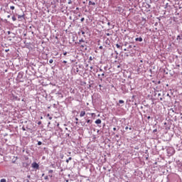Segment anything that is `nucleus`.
<instances>
[{
	"mask_svg": "<svg viewBox=\"0 0 182 182\" xmlns=\"http://www.w3.org/2000/svg\"><path fill=\"white\" fill-rule=\"evenodd\" d=\"M63 55H64V56H66V55H68V53L65 52V53H63Z\"/></svg>",
	"mask_w": 182,
	"mask_h": 182,
	"instance_id": "29",
	"label": "nucleus"
},
{
	"mask_svg": "<svg viewBox=\"0 0 182 182\" xmlns=\"http://www.w3.org/2000/svg\"><path fill=\"white\" fill-rule=\"evenodd\" d=\"M127 129H129V127H125V130H127Z\"/></svg>",
	"mask_w": 182,
	"mask_h": 182,
	"instance_id": "41",
	"label": "nucleus"
},
{
	"mask_svg": "<svg viewBox=\"0 0 182 182\" xmlns=\"http://www.w3.org/2000/svg\"><path fill=\"white\" fill-rule=\"evenodd\" d=\"M129 130H132V128H129Z\"/></svg>",
	"mask_w": 182,
	"mask_h": 182,
	"instance_id": "63",
	"label": "nucleus"
},
{
	"mask_svg": "<svg viewBox=\"0 0 182 182\" xmlns=\"http://www.w3.org/2000/svg\"><path fill=\"white\" fill-rule=\"evenodd\" d=\"M133 48H136V46H133V45H129L128 46V49H132Z\"/></svg>",
	"mask_w": 182,
	"mask_h": 182,
	"instance_id": "9",
	"label": "nucleus"
},
{
	"mask_svg": "<svg viewBox=\"0 0 182 182\" xmlns=\"http://www.w3.org/2000/svg\"><path fill=\"white\" fill-rule=\"evenodd\" d=\"M49 63H53V59H50V60H49Z\"/></svg>",
	"mask_w": 182,
	"mask_h": 182,
	"instance_id": "22",
	"label": "nucleus"
},
{
	"mask_svg": "<svg viewBox=\"0 0 182 182\" xmlns=\"http://www.w3.org/2000/svg\"><path fill=\"white\" fill-rule=\"evenodd\" d=\"M49 116H50V114H47V117H49Z\"/></svg>",
	"mask_w": 182,
	"mask_h": 182,
	"instance_id": "47",
	"label": "nucleus"
},
{
	"mask_svg": "<svg viewBox=\"0 0 182 182\" xmlns=\"http://www.w3.org/2000/svg\"><path fill=\"white\" fill-rule=\"evenodd\" d=\"M107 25H108L109 26H110V22H108V23H107Z\"/></svg>",
	"mask_w": 182,
	"mask_h": 182,
	"instance_id": "40",
	"label": "nucleus"
},
{
	"mask_svg": "<svg viewBox=\"0 0 182 182\" xmlns=\"http://www.w3.org/2000/svg\"><path fill=\"white\" fill-rule=\"evenodd\" d=\"M101 75H102V76H105V73H102Z\"/></svg>",
	"mask_w": 182,
	"mask_h": 182,
	"instance_id": "48",
	"label": "nucleus"
},
{
	"mask_svg": "<svg viewBox=\"0 0 182 182\" xmlns=\"http://www.w3.org/2000/svg\"><path fill=\"white\" fill-rule=\"evenodd\" d=\"M99 49H103V46H100L99 47Z\"/></svg>",
	"mask_w": 182,
	"mask_h": 182,
	"instance_id": "32",
	"label": "nucleus"
},
{
	"mask_svg": "<svg viewBox=\"0 0 182 182\" xmlns=\"http://www.w3.org/2000/svg\"><path fill=\"white\" fill-rule=\"evenodd\" d=\"M9 41H12V39L11 38H9Z\"/></svg>",
	"mask_w": 182,
	"mask_h": 182,
	"instance_id": "52",
	"label": "nucleus"
},
{
	"mask_svg": "<svg viewBox=\"0 0 182 182\" xmlns=\"http://www.w3.org/2000/svg\"><path fill=\"white\" fill-rule=\"evenodd\" d=\"M57 127H59V123L57 124Z\"/></svg>",
	"mask_w": 182,
	"mask_h": 182,
	"instance_id": "45",
	"label": "nucleus"
},
{
	"mask_svg": "<svg viewBox=\"0 0 182 182\" xmlns=\"http://www.w3.org/2000/svg\"><path fill=\"white\" fill-rule=\"evenodd\" d=\"M22 130L23 131V132H25L26 130V129H25V127H22Z\"/></svg>",
	"mask_w": 182,
	"mask_h": 182,
	"instance_id": "28",
	"label": "nucleus"
},
{
	"mask_svg": "<svg viewBox=\"0 0 182 182\" xmlns=\"http://www.w3.org/2000/svg\"><path fill=\"white\" fill-rule=\"evenodd\" d=\"M89 5H96L95 2H92L91 1H89Z\"/></svg>",
	"mask_w": 182,
	"mask_h": 182,
	"instance_id": "11",
	"label": "nucleus"
},
{
	"mask_svg": "<svg viewBox=\"0 0 182 182\" xmlns=\"http://www.w3.org/2000/svg\"><path fill=\"white\" fill-rule=\"evenodd\" d=\"M160 100H163V98H160Z\"/></svg>",
	"mask_w": 182,
	"mask_h": 182,
	"instance_id": "60",
	"label": "nucleus"
},
{
	"mask_svg": "<svg viewBox=\"0 0 182 182\" xmlns=\"http://www.w3.org/2000/svg\"><path fill=\"white\" fill-rule=\"evenodd\" d=\"M90 69H91V70L93 69V67H90Z\"/></svg>",
	"mask_w": 182,
	"mask_h": 182,
	"instance_id": "54",
	"label": "nucleus"
},
{
	"mask_svg": "<svg viewBox=\"0 0 182 182\" xmlns=\"http://www.w3.org/2000/svg\"><path fill=\"white\" fill-rule=\"evenodd\" d=\"M116 137H119V135H116Z\"/></svg>",
	"mask_w": 182,
	"mask_h": 182,
	"instance_id": "59",
	"label": "nucleus"
},
{
	"mask_svg": "<svg viewBox=\"0 0 182 182\" xmlns=\"http://www.w3.org/2000/svg\"><path fill=\"white\" fill-rule=\"evenodd\" d=\"M127 45H129V43H127V42H124V46H127Z\"/></svg>",
	"mask_w": 182,
	"mask_h": 182,
	"instance_id": "18",
	"label": "nucleus"
},
{
	"mask_svg": "<svg viewBox=\"0 0 182 182\" xmlns=\"http://www.w3.org/2000/svg\"><path fill=\"white\" fill-rule=\"evenodd\" d=\"M77 72H79V69L78 68H77Z\"/></svg>",
	"mask_w": 182,
	"mask_h": 182,
	"instance_id": "53",
	"label": "nucleus"
},
{
	"mask_svg": "<svg viewBox=\"0 0 182 182\" xmlns=\"http://www.w3.org/2000/svg\"><path fill=\"white\" fill-rule=\"evenodd\" d=\"M82 35H85V32H84V31H82Z\"/></svg>",
	"mask_w": 182,
	"mask_h": 182,
	"instance_id": "46",
	"label": "nucleus"
},
{
	"mask_svg": "<svg viewBox=\"0 0 182 182\" xmlns=\"http://www.w3.org/2000/svg\"><path fill=\"white\" fill-rule=\"evenodd\" d=\"M99 86H100V87H102V85H100Z\"/></svg>",
	"mask_w": 182,
	"mask_h": 182,
	"instance_id": "55",
	"label": "nucleus"
},
{
	"mask_svg": "<svg viewBox=\"0 0 182 182\" xmlns=\"http://www.w3.org/2000/svg\"><path fill=\"white\" fill-rule=\"evenodd\" d=\"M148 120H150V119H151V117L150 116L147 117Z\"/></svg>",
	"mask_w": 182,
	"mask_h": 182,
	"instance_id": "34",
	"label": "nucleus"
},
{
	"mask_svg": "<svg viewBox=\"0 0 182 182\" xmlns=\"http://www.w3.org/2000/svg\"><path fill=\"white\" fill-rule=\"evenodd\" d=\"M66 182H69V180H67Z\"/></svg>",
	"mask_w": 182,
	"mask_h": 182,
	"instance_id": "61",
	"label": "nucleus"
},
{
	"mask_svg": "<svg viewBox=\"0 0 182 182\" xmlns=\"http://www.w3.org/2000/svg\"><path fill=\"white\" fill-rule=\"evenodd\" d=\"M7 18H11V16L10 15L7 16Z\"/></svg>",
	"mask_w": 182,
	"mask_h": 182,
	"instance_id": "44",
	"label": "nucleus"
},
{
	"mask_svg": "<svg viewBox=\"0 0 182 182\" xmlns=\"http://www.w3.org/2000/svg\"><path fill=\"white\" fill-rule=\"evenodd\" d=\"M41 119H43V117H41Z\"/></svg>",
	"mask_w": 182,
	"mask_h": 182,
	"instance_id": "64",
	"label": "nucleus"
},
{
	"mask_svg": "<svg viewBox=\"0 0 182 182\" xmlns=\"http://www.w3.org/2000/svg\"><path fill=\"white\" fill-rule=\"evenodd\" d=\"M63 63H68V61L63 60Z\"/></svg>",
	"mask_w": 182,
	"mask_h": 182,
	"instance_id": "33",
	"label": "nucleus"
},
{
	"mask_svg": "<svg viewBox=\"0 0 182 182\" xmlns=\"http://www.w3.org/2000/svg\"><path fill=\"white\" fill-rule=\"evenodd\" d=\"M82 46V48H85V46Z\"/></svg>",
	"mask_w": 182,
	"mask_h": 182,
	"instance_id": "58",
	"label": "nucleus"
},
{
	"mask_svg": "<svg viewBox=\"0 0 182 182\" xmlns=\"http://www.w3.org/2000/svg\"><path fill=\"white\" fill-rule=\"evenodd\" d=\"M106 35H107V36H110V35H112V33H107Z\"/></svg>",
	"mask_w": 182,
	"mask_h": 182,
	"instance_id": "26",
	"label": "nucleus"
},
{
	"mask_svg": "<svg viewBox=\"0 0 182 182\" xmlns=\"http://www.w3.org/2000/svg\"><path fill=\"white\" fill-rule=\"evenodd\" d=\"M15 36H16L15 35V33H11V36H9V38H15Z\"/></svg>",
	"mask_w": 182,
	"mask_h": 182,
	"instance_id": "12",
	"label": "nucleus"
},
{
	"mask_svg": "<svg viewBox=\"0 0 182 182\" xmlns=\"http://www.w3.org/2000/svg\"><path fill=\"white\" fill-rule=\"evenodd\" d=\"M100 80H101V82H102V80H103V79H102V78H100Z\"/></svg>",
	"mask_w": 182,
	"mask_h": 182,
	"instance_id": "56",
	"label": "nucleus"
},
{
	"mask_svg": "<svg viewBox=\"0 0 182 182\" xmlns=\"http://www.w3.org/2000/svg\"><path fill=\"white\" fill-rule=\"evenodd\" d=\"M117 68L119 69V68H120V65H117Z\"/></svg>",
	"mask_w": 182,
	"mask_h": 182,
	"instance_id": "42",
	"label": "nucleus"
},
{
	"mask_svg": "<svg viewBox=\"0 0 182 182\" xmlns=\"http://www.w3.org/2000/svg\"><path fill=\"white\" fill-rule=\"evenodd\" d=\"M113 130H114V132H116V130H117L116 127H114Z\"/></svg>",
	"mask_w": 182,
	"mask_h": 182,
	"instance_id": "35",
	"label": "nucleus"
},
{
	"mask_svg": "<svg viewBox=\"0 0 182 182\" xmlns=\"http://www.w3.org/2000/svg\"><path fill=\"white\" fill-rule=\"evenodd\" d=\"M166 151H167L168 154H169V156H173V154H174V153L176 152V151L173 149V147H168L166 149Z\"/></svg>",
	"mask_w": 182,
	"mask_h": 182,
	"instance_id": "1",
	"label": "nucleus"
},
{
	"mask_svg": "<svg viewBox=\"0 0 182 182\" xmlns=\"http://www.w3.org/2000/svg\"><path fill=\"white\" fill-rule=\"evenodd\" d=\"M75 120H76V122H78L79 119L78 118H75Z\"/></svg>",
	"mask_w": 182,
	"mask_h": 182,
	"instance_id": "38",
	"label": "nucleus"
},
{
	"mask_svg": "<svg viewBox=\"0 0 182 182\" xmlns=\"http://www.w3.org/2000/svg\"><path fill=\"white\" fill-rule=\"evenodd\" d=\"M45 176V173H43V174H42V176Z\"/></svg>",
	"mask_w": 182,
	"mask_h": 182,
	"instance_id": "57",
	"label": "nucleus"
},
{
	"mask_svg": "<svg viewBox=\"0 0 182 182\" xmlns=\"http://www.w3.org/2000/svg\"><path fill=\"white\" fill-rule=\"evenodd\" d=\"M81 42H85V40L80 39V40L79 41V43H81Z\"/></svg>",
	"mask_w": 182,
	"mask_h": 182,
	"instance_id": "23",
	"label": "nucleus"
},
{
	"mask_svg": "<svg viewBox=\"0 0 182 182\" xmlns=\"http://www.w3.org/2000/svg\"><path fill=\"white\" fill-rule=\"evenodd\" d=\"M5 52H9V49L5 50Z\"/></svg>",
	"mask_w": 182,
	"mask_h": 182,
	"instance_id": "37",
	"label": "nucleus"
},
{
	"mask_svg": "<svg viewBox=\"0 0 182 182\" xmlns=\"http://www.w3.org/2000/svg\"><path fill=\"white\" fill-rule=\"evenodd\" d=\"M25 14H23V15H18V18L21 19V18H24Z\"/></svg>",
	"mask_w": 182,
	"mask_h": 182,
	"instance_id": "8",
	"label": "nucleus"
},
{
	"mask_svg": "<svg viewBox=\"0 0 182 182\" xmlns=\"http://www.w3.org/2000/svg\"><path fill=\"white\" fill-rule=\"evenodd\" d=\"M12 20H13L14 21H16V17H15V16H12Z\"/></svg>",
	"mask_w": 182,
	"mask_h": 182,
	"instance_id": "15",
	"label": "nucleus"
},
{
	"mask_svg": "<svg viewBox=\"0 0 182 182\" xmlns=\"http://www.w3.org/2000/svg\"><path fill=\"white\" fill-rule=\"evenodd\" d=\"M158 96H161V94H160V93H159V94H158Z\"/></svg>",
	"mask_w": 182,
	"mask_h": 182,
	"instance_id": "49",
	"label": "nucleus"
},
{
	"mask_svg": "<svg viewBox=\"0 0 182 182\" xmlns=\"http://www.w3.org/2000/svg\"><path fill=\"white\" fill-rule=\"evenodd\" d=\"M87 123H92V120L87 119Z\"/></svg>",
	"mask_w": 182,
	"mask_h": 182,
	"instance_id": "21",
	"label": "nucleus"
},
{
	"mask_svg": "<svg viewBox=\"0 0 182 182\" xmlns=\"http://www.w3.org/2000/svg\"><path fill=\"white\" fill-rule=\"evenodd\" d=\"M10 9H11L12 11H14V9H15V6H10Z\"/></svg>",
	"mask_w": 182,
	"mask_h": 182,
	"instance_id": "16",
	"label": "nucleus"
},
{
	"mask_svg": "<svg viewBox=\"0 0 182 182\" xmlns=\"http://www.w3.org/2000/svg\"><path fill=\"white\" fill-rule=\"evenodd\" d=\"M116 46H117V48H118V49H120V45H119V44H116Z\"/></svg>",
	"mask_w": 182,
	"mask_h": 182,
	"instance_id": "19",
	"label": "nucleus"
},
{
	"mask_svg": "<svg viewBox=\"0 0 182 182\" xmlns=\"http://www.w3.org/2000/svg\"><path fill=\"white\" fill-rule=\"evenodd\" d=\"M28 178H31V176H28Z\"/></svg>",
	"mask_w": 182,
	"mask_h": 182,
	"instance_id": "51",
	"label": "nucleus"
},
{
	"mask_svg": "<svg viewBox=\"0 0 182 182\" xmlns=\"http://www.w3.org/2000/svg\"><path fill=\"white\" fill-rule=\"evenodd\" d=\"M85 21V18H81V22H83Z\"/></svg>",
	"mask_w": 182,
	"mask_h": 182,
	"instance_id": "30",
	"label": "nucleus"
},
{
	"mask_svg": "<svg viewBox=\"0 0 182 182\" xmlns=\"http://www.w3.org/2000/svg\"><path fill=\"white\" fill-rule=\"evenodd\" d=\"M38 125L42 124V122L39 121V122H38Z\"/></svg>",
	"mask_w": 182,
	"mask_h": 182,
	"instance_id": "27",
	"label": "nucleus"
},
{
	"mask_svg": "<svg viewBox=\"0 0 182 182\" xmlns=\"http://www.w3.org/2000/svg\"><path fill=\"white\" fill-rule=\"evenodd\" d=\"M49 120H52V117H49Z\"/></svg>",
	"mask_w": 182,
	"mask_h": 182,
	"instance_id": "39",
	"label": "nucleus"
},
{
	"mask_svg": "<svg viewBox=\"0 0 182 182\" xmlns=\"http://www.w3.org/2000/svg\"><path fill=\"white\" fill-rule=\"evenodd\" d=\"M27 182H29V180H27Z\"/></svg>",
	"mask_w": 182,
	"mask_h": 182,
	"instance_id": "62",
	"label": "nucleus"
},
{
	"mask_svg": "<svg viewBox=\"0 0 182 182\" xmlns=\"http://www.w3.org/2000/svg\"><path fill=\"white\" fill-rule=\"evenodd\" d=\"M124 50L126 52L127 50V48H124Z\"/></svg>",
	"mask_w": 182,
	"mask_h": 182,
	"instance_id": "43",
	"label": "nucleus"
},
{
	"mask_svg": "<svg viewBox=\"0 0 182 182\" xmlns=\"http://www.w3.org/2000/svg\"><path fill=\"white\" fill-rule=\"evenodd\" d=\"M135 41H136V42H143V38H141V37L136 38Z\"/></svg>",
	"mask_w": 182,
	"mask_h": 182,
	"instance_id": "5",
	"label": "nucleus"
},
{
	"mask_svg": "<svg viewBox=\"0 0 182 182\" xmlns=\"http://www.w3.org/2000/svg\"><path fill=\"white\" fill-rule=\"evenodd\" d=\"M8 35H11V31L7 32Z\"/></svg>",
	"mask_w": 182,
	"mask_h": 182,
	"instance_id": "36",
	"label": "nucleus"
},
{
	"mask_svg": "<svg viewBox=\"0 0 182 182\" xmlns=\"http://www.w3.org/2000/svg\"><path fill=\"white\" fill-rule=\"evenodd\" d=\"M18 79H23V72L21 71L18 73L17 75Z\"/></svg>",
	"mask_w": 182,
	"mask_h": 182,
	"instance_id": "3",
	"label": "nucleus"
},
{
	"mask_svg": "<svg viewBox=\"0 0 182 182\" xmlns=\"http://www.w3.org/2000/svg\"><path fill=\"white\" fill-rule=\"evenodd\" d=\"M70 160H72V157H69V158L66 160V163H69V161H70Z\"/></svg>",
	"mask_w": 182,
	"mask_h": 182,
	"instance_id": "13",
	"label": "nucleus"
},
{
	"mask_svg": "<svg viewBox=\"0 0 182 182\" xmlns=\"http://www.w3.org/2000/svg\"><path fill=\"white\" fill-rule=\"evenodd\" d=\"M72 4V0H68V4L70 5Z\"/></svg>",
	"mask_w": 182,
	"mask_h": 182,
	"instance_id": "24",
	"label": "nucleus"
},
{
	"mask_svg": "<svg viewBox=\"0 0 182 182\" xmlns=\"http://www.w3.org/2000/svg\"><path fill=\"white\" fill-rule=\"evenodd\" d=\"M0 182H6V179L5 178L1 179Z\"/></svg>",
	"mask_w": 182,
	"mask_h": 182,
	"instance_id": "14",
	"label": "nucleus"
},
{
	"mask_svg": "<svg viewBox=\"0 0 182 182\" xmlns=\"http://www.w3.org/2000/svg\"><path fill=\"white\" fill-rule=\"evenodd\" d=\"M41 144H42V141H39L38 142V146H41Z\"/></svg>",
	"mask_w": 182,
	"mask_h": 182,
	"instance_id": "20",
	"label": "nucleus"
},
{
	"mask_svg": "<svg viewBox=\"0 0 182 182\" xmlns=\"http://www.w3.org/2000/svg\"><path fill=\"white\" fill-rule=\"evenodd\" d=\"M48 173H49V174H52V173H53V170H49Z\"/></svg>",
	"mask_w": 182,
	"mask_h": 182,
	"instance_id": "17",
	"label": "nucleus"
},
{
	"mask_svg": "<svg viewBox=\"0 0 182 182\" xmlns=\"http://www.w3.org/2000/svg\"><path fill=\"white\" fill-rule=\"evenodd\" d=\"M85 114H86V112L81 111L80 116V117H83L85 116Z\"/></svg>",
	"mask_w": 182,
	"mask_h": 182,
	"instance_id": "6",
	"label": "nucleus"
},
{
	"mask_svg": "<svg viewBox=\"0 0 182 182\" xmlns=\"http://www.w3.org/2000/svg\"><path fill=\"white\" fill-rule=\"evenodd\" d=\"M102 123V120L100 119H98L95 121L96 124H100Z\"/></svg>",
	"mask_w": 182,
	"mask_h": 182,
	"instance_id": "7",
	"label": "nucleus"
},
{
	"mask_svg": "<svg viewBox=\"0 0 182 182\" xmlns=\"http://www.w3.org/2000/svg\"><path fill=\"white\" fill-rule=\"evenodd\" d=\"M31 166L33 167V168H36V170H39V164H38V163H36V162H33L31 164Z\"/></svg>",
	"mask_w": 182,
	"mask_h": 182,
	"instance_id": "2",
	"label": "nucleus"
},
{
	"mask_svg": "<svg viewBox=\"0 0 182 182\" xmlns=\"http://www.w3.org/2000/svg\"><path fill=\"white\" fill-rule=\"evenodd\" d=\"M153 133H157V129H154Z\"/></svg>",
	"mask_w": 182,
	"mask_h": 182,
	"instance_id": "25",
	"label": "nucleus"
},
{
	"mask_svg": "<svg viewBox=\"0 0 182 182\" xmlns=\"http://www.w3.org/2000/svg\"><path fill=\"white\" fill-rule=\"evenodd\" d=\"M100 72H102V71H103V70H102V69H100Z\"/></svg>",
	"mask_w": 182,
	"mask_h": 182,
	"instance_id": "50",
	"label": "nucleus"
},
{
	"mask_svg": "<svg viewBox=\"0 0 182 182\" xmlns=\"http://www.w3.org/2000/svg\"><path fill=\"white\" fill-rule=\"evenodd\" d=\"M45 180H48V178H49L48 177V176H45Z\"/></svg>",
	"mask_w": 182,
	"mask_h": 182,
	"instance_id": "31",
	"label": "nucleus"
},
{
	"mask_svg": "<svg viewBox=\"0 0 182 182\" xmlns=\"http://www.w3.org/2000/svg\"><path fill=\"white\" fill-rule=\"evenodd\" d=\"M119 103L120 105H123V104L124 103V101L123 100H119Z\"/></svg>",
	"mask_w": 182,
	"mask_h": 182,
	"instance_id": "10",
	"label": "nucleus"
},
{
	"mask_svg": "<svg viewBox=\"0 0 182 182\" xmlns=\"http://www.w3.org/2000/svg\"><path fill=\"white\" fill-rule=\"evenodd\" d=\"M176 40H178L179 43H182V36H178L176 38Z\"/></svg>",
	"mask_w": 182,
	"mask_h": 182,
	"instance_id": "4",
	"label": "nucleus"
}]
</instances>
